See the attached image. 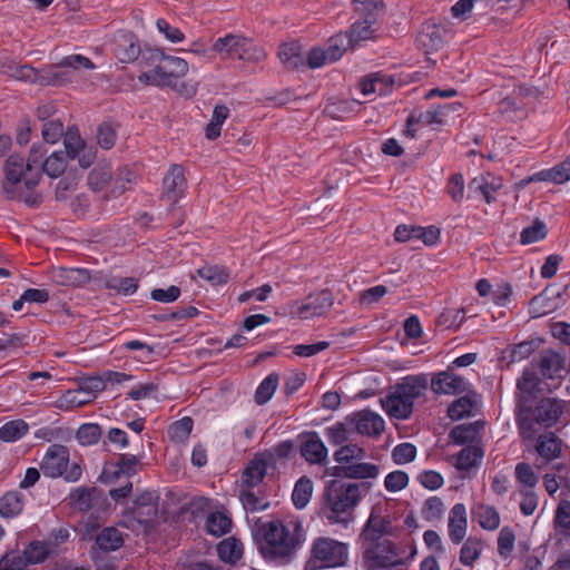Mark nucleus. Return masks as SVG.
<instances>
[{
	"mask_svg": "<svg viewBox=\"0 0 570 570\" xmlns=\"http://www.w3.org/2000/svg\"><path fill=\"white\" fill-rule=\"evenodd\" d=\"M430 130L441 132L442 128L449 124L451 111L458 110L460 104L440 105L430 102Z\"/></svg>",
	"mask_w": 570,
	"mask_h": 570,
	"instance_id": "nucleus-27",
	"label": "nucleus"
},
{
	"mask_svg": "<svg viewBox=\"0 0 570 570\" xmlns=\"http://www.w3.org/2000/svg\"><path fill=\"white\" fill-rule=\"evenodd\" d=\"M63 125L59 119H50L45 121L42 125V138L49 144L57 142L61 137H63Z\"/></svg>",
	"mask_w": 570,
	"mask_h": 570,
	"instance_id": "nucleus-58",
	"label": "nucleus"
},
{
	"mask_svg": "<svg viewBox=\"0 0 570 570\" xmlns=\"http://www.w3.org/2000/svg\"><path fill=\"white\" fill-rule=\"evenodd\" d=\"M535 450L542 459L549 462L561 454V441L552 432L542 434L539 436Z\"/></svg>",
	"mask_w": 570,
	"mask_h": 570,
	"instance_id": "nucleus-30",
	"label": "nucleus"
},
{
	"mask_svg": "<svg viewBox=\"0 0 570 570\" xmlns=\"http://www.w3.org/2000/svg\"><path fill=\"white\" fill-rule=\"evenodd\" d=\"M363 558L370 570L397 566L403 560L400 550L390 539L363 543Z\"/></svg>",
	"mask_w": 570,
	"mask_h": 570,
	"instance_id": "nucleus-8",
	"label": "nucleus"
},
{
	"mask_svg": "<svg viewBox=\"0 0 570 570\" xmlns=\"http://www.w3.org/2000/svg\"><path fill=\"white\" fill-rule=\"evenodd\" d=\"M501 188L502 180L500 178L493 177L491 174H488L487 176L480 175L474 177L468 186L470 193L479 191L483 196L485 203L489 205L495 202L494 194Z\"/></svg>",
	"mask_w": 570,
	"mask_h": 570,
	"instance_id": "nucleus-16",
	"label": "nucleus"
},
{
	"mask_svg": "<svg viewBox=\"0 0 570 570\" xmlns=\"http://www.w3.org/2000/svg\"><path fill=\"white\" fill-rule=\"evenodd\" d=\"M354 10L363 19L373 18L377 21V16L385 8L383 0H353Z\"/></svg>",
	"mask_w": 570,
	"mask_h": 570,
	"instance_id": "nucleus-44",
	"label": "nucleus"
},
{
	"mask_svg": "<svg viewBox=\"0 0 570 570\" xmlns=\"http://www.w3.org/2000/svg\"><path fill=\"white\" fill-rule=\"evenodd\" d=\"M28 432V424L22 420L10 421L0 428V439L4 442H13Z\"/></svg>",
	"mask_w": 570,
	"mask_h": 570,
	"instance_id": "nucleus-48",
	"label": "nucleus"
},
{
	"mask_svg": "<svg viewBox=\"0 0 570 570\" xmlns=\"http://www.w3.org/2000/svg\"><path fill=\"white\" fill-rule=\"evenodd\" d=\"M561 414L560 405L550 399L543 400L535 409L537 423L544 426L554 424Z\"/></svg>",
	"mask_w": 570,
	"mask_h": 570,
	"instance_id": "nucleus-35",
	"label": "nucleus"
},
{
	"mask_svg": "<svg viewBox=\"0 0 570 570\" xmlns=\"http://www.w3.org/2000/svg\"><path fill=\"white\" fill-rule=\"evenodd\" d=\"M466 515L465 508L463 504H455L451 511L449 520V532L450 538L454 543H459L463 540L466 534Z\"/></svg>",
	"mask_w": 570,
	"mask_h": 570,
	"instance_id": "nucleus-24",
	"label": "nucleus"
},
{
	"mask_svg": "<svg viewBox=\"0 0 570 570\" xmlns=\"http://www.w3.org/2000/svg\"><path fill=\"white\" fill-rule=\"evenodd\" d=\"M4 180L2 191L8 199H20L23 177V185L27 189H32L39 183V174L31 175L27 171L24 160L19 155H11L4 164Z\"/></svg>",
	"mask_w": 570,
	"mask_h": 570,
	"instance_id": "nucleus-7",
	"label": "nucleus"
},
{
	"mask_svg": "<svg viewBox=\"0 0 570 570\" xmlns=\"http://www.w3.org/2000/svg\"><path fill=\"white\" fill-rule=\"evenodd\" d=\"M115 52L120 62L129 63L139 58L141 49L132 37L125 36L117 42Z\"/></svg>",
	"mask_w": 570,
	"mask_h": 570,
	"instance_id": "nucleus-36",
	"label": "nucleus"
},
{
	"mask_svg": "<svg viewBox=\"0 0 570 570\" xmlns=\"http://www.w3.org/2000/svg\"><path fill=\"white\" fill-rule=\"evenodd\" d=\"M255 539L265 559L287 560L301 543L302 528L299 524H284L279 520H273L257 528Z\"/></svg>",
	"mask_w": 570,
	"mask_h": 570,
	"instance_id": "nucleus-1",
	"label": "nucleus"
},
{
	"mask_svg": "<svg viewBox=\"0 0 570 570\" xmlns=\"http://www.w3.org/2000/svg\"><path fill=\"white\" fill-rule=\"evenodd\" d=\"M379 472L380 468L376 464L355 461L347 465L335 466L333 475L348 479H374Z\"/></svg>",
	"mask_w": 570,
	"mask_h": 570,
	"instance_id": "nucleus-15",
	"label": "nucleus"
},
{
	"mask_svg": "<svg viewBox=\"0 0 570 570\" xmlns=\"http://www.w3.org/2000/svg\"><path fill=\"white\" fill-rule=\"evenodd\" d=\"M376 21L373 18L363 19L362 21H357L353 23L347 31L348 45L354 47L358 45L361 41H365L372 39L374 37L375 30L373 29V24Z\"/></svg>",
	"mask_w": 570,
	"mask_h": 570,
	"instance_id": "nucleus-29",
	"label": "nucleus"
},
{
	"mask_svg": "<svg viewBox=\"0 0 570 570\" xmlns=\"http://www.w3.org/2000/svg\"><path fill=\"white\" fill-rule=\"evenodd\" d=\"M355 429L360 434L377 436L384 431V420L370 410L360 411L352 416Z\"/></svg>",
	"mask_w": 570,
	"mask_h": 570,
	"instance_id": "nucleus-12",
	"label": "nucleus"
},
{
	"mask_svg": "<svg viewBox=\"0 0 570 570\" xmlns=\"http://www.w3.org/2000/svg\"><path fill=\"white\" fill-rule=\"evenodd\" d=\"M2 73L10 79L38 86L39 69L31 65L3 63Z\"/></svg>",
	"mask_w": 570,
	"mask_h": 570,
	"instance_id": "nucleus-21",
	"label": "nucleus"
},
{
	"mask_svg": "<svg viewBox=\"0 0 570 570\" xmlns=\"http://www.w3.org/2000/svg\"><path fill=\"white\" fill-rule=\"evenodd\" d=\"M381 404L385 412L395 419H406L412 413V403L405 400L397 390L394 389L385 399H381Z\"/></svg>",
	"mask_w": 570,
	"mask_h": 570,
	"instance_id": "nucleus-18",
	"label": "nucleus"
},
{
	"mask_svg": "<svg viewBox=\"0 0 570 570\" xmlns=\"http://www.w3.org/2000/svg\"><path fill=\"white\" fill-rule=\"evenodd\" d=\"M187 61L179 57L164 55L158 69L145 70L138 80L146 85L170 87L179 95L190 98L196 91V83L184 81L181 78L188 72Z\"/></svg>",
	"mask_w": 570,
	"mask_h": 570,
	"instance_id": "nucleus-3",
	"label": "nucleus"
},
{
	"mask_svg": "<svg viewBox=\"0 0 570 570\" xmlns=\"http://www.w3.org/2000/svg\"><path fill=\"white\" fill-rule=\"evenodd\" d=\"M278 58L282 65L288 70H297L305 67L306 56L297 42L283 43L278 50Z\"/></svg>",
	"mask_w": 570,
	"mask_h": 570,
	"instance_id": "nucleus-20",
	"label": "nucleus"
},
{
	"mask_svg": "<svg viewBox=\"0 0 570 570\" xmlns=\"http://www.w3.org/2000/svg\"><path fill=\"white\" fill-rule=\"evenodd\" d=\"M367 483H352L332 480L324 491L323 513L331 523H348Z\"/></svg>",
	"mask_w": 570,
	"mask_h": 570,
	"instance_id": "nucleus-2",
	"label": "nucleus"
},
{
	"mask_svg": "<svg viewBox=\"0 0 570 570\" xmlns=\"http://www.w3.org/2000/svg\"><path fill=\"white\" fill-rule=\"evenodd\" d=\"M24 501L22 494L17 491L7 492L0 498V514L4 518H12L21 513Z\"/></svg>",
	"mask_w": 570,
	"mask_h": 570,
	"instance_id": "nucleus-37",
	"label": "nucleus"
},
{
	"mask_svg": "<svg viewBox=\"0 0 570 570\" xmlns=\"http://www.w3.org/2000/svg\"><path fill=\"white\" fill-rule=\"evenodd\" d=\"M49 554V548L42 542H32L23 552V557L27 563H39L42 562Z\"/></svg>",
	"mask_w": 570,
	"mask_h": 570,
	"instance_id": "nucleus-64",
	"label": "nucleus"
},
{
	"mask_svg": "<svg viewBox=\"0 0 570 570\" xmlns=\"http://www.w3.org/2000/svg\"><path fill=\"white\" fill-rule=\"evenodd\" d=\"M534 179L563 184L570 180V156L557 166L535 174Z\"/></svg>",
	"mask_w": 570,
	"mask_h": 570,
	"instance_id": "nucleus-33",
	"label": "nucleus"
},
{
	"mask_svg": "<svg viewBox=\"0 0 570 570\" xmlns=\"http://www.w3.org/2000/svg\"><path fill=\"white\" fill-rule=\"evenodd\" d=\"M217 552L220 560L225 562H235L242 558L243 547L238 540L228 538L218 544Z\"/></svg>",
	"mask_w": 570,
	"mask_h": 570,
	"instance_id": "nucleus-40",
	"label": "nucleus"
},
{
	"mask_svg": "<svg viewBox=\"0 0 570 570\" xmlns=\"http://www.w3.org/2000/svg\"><path fill=\"white\" fill-rule=\"evenodd\" d=\"M53 67L69 68L73 71L94 70L96 68L95 63L88 57L78 53L63 57Z\"/></svg>",
	"mask_w": 570,
	"mask_h": 570,
	"instance_id": "nucleus-46",
	"label": "nucleus"
},
{
	"mask_svg": "<svg viewBox=\"0 0 570 570\" xmlns=\"http://www.w3.org/2000/svg\"><path fill=\"white\" fill-rule=\"evenodd\" d=\"M200 278L212 283L213 285H222L227 283L229 274L225 267L204 266L197 269Z\"/></svg>",
	"mask_w": 570,
	"mask_h": 570,
	"instance_id": "nucleus-51",
	"label": "nucleus"
},
{
	"mask_svg": "<svg viewBox=\"0 0 570 570\" xmlns=\"http://www.w3.org/2000/svg\"><path fill=\"white\" fill-rule=\"evenodd\" d=\"M364 456L365 451L355 444L343 445L334 453L335 461L342 465H347L355 461H362Z\"/></svg>",
	"mask_w": 570,
	"mask_h": 570,
	"instance_id": "nucleus-47",
	"label": "nucleus"
},
{
	"mask_svg": "<svg viewBox=\"0 0 570 570\" xmlns=\"http://www.w3.org/2000/svg\"><path fill=\"white\" fill-rule=\"evenodd\" d=\"M335 302L334 294L328 288L309 293L305 298L295 301L289 306V317L299 321H309L326 316Z\"/></svg>",
	"mask_w": 570,
	"mask_h": 570,
	"instance_id": "nucleus-6",
	"label": "nucleus"
},
{
	"mask_svg": "<svg viewBox=\"0 0 570 570\" xmlns=\"http://www.w3.org/2000/svg\"><path fill=\"white\" fill-rule=\"evenodd\" d=\"M69 449L62 444H52L47 449L40 469L46 476L63 478L68 482H76L80 479L82 470L79 463L69 464Z\"/></svg>",
	"mask_w": 570,
	"mask_h": 570,
	"instance_id": "nucleus-5",
	"label": "nucleus"
},
{
	"mask_svg": "<svg viewBox=\"0 0 570 570\" xmlns=\"http://www.w3.org/2000/svg\"><path fill=\"white\" fill-rule=\"evenodd\" d=\"M112 178L111 165L99 163L88 173L87 183L92 191L99 193L112 181Z\"/></svg>",
	"mask_w": 570,
	"mask_h": 570,
	"instance_id": "nucleus-23",
	"label": "nucleus"
},
{
	"mask_svg": "<svg viewBox=\"0 0 570 570\" xmlns=\"http://www.w3.org/2000/svg\"><path fill=\"white\" fill-rule=\"evenodd\" d=\"M239 499L246 510L259 511L268 507V502L259 489L242 488Z\"/></svg>",
	"mask_w": 570,
	"mask_h": 570,
	"instance_id": "nucleus-38",
	"label": "nucleus"
},
{
	"mask_svg": "<svg viewBox=\"0 0 570 570\" xmlns=\"http://www.w3.org/2000/svg\"><path fill=\"white\" fill-rule=\"evenodd\" d=\"M63 145L68 156L75 158L85 148L86 142L80 137L78 128L69 127L63 134Z\"/></svg>",
	"mask_w": 570,
	"mask_h": 570,
	"instance_id": "nucleus-50",
	"label": "nucleus"
},
{
	"mask_svg": "<svg viewBox=\"0 0 570 570\" xmlns=\"http://www.w3.org/2000/svg\"><path fill=\"white\" fill-rule=\"evenodd\" d=\"M43 173L51 178L61 176L67 169V158L62 151L52 153L42 164Z\"/></svg>",
	"mask_w": 570,
	"mask_h": 570,
	"instance_id": "nucleus-42",
	"label": "nucleus"
},
{
	"mask_svg": "<svg viewBox=\"0 0 570 570\" xmlns=\"http://www.w3.org/2000/svg\"><path fill=\"white\" fill-rule=\"evenodd\" d=\"M547 236V227L540 222L535 220L533 224L524 228L521 233V244L529 245L543 239Z\"/></svg>",
	"mask_w": 570,
	"mask_h": 570,
	"instance_id": "nucleus-61",
	"label": "nucleus"
},
{
	"mask_svg": "<svg viewBox=\"0 0 570 570\" xmlns=\"http://www.w3.org/2000/svg\"><path fill=\"white\" fill-rule=\"evenodd\" d=\"M186 188V178L181 165L174 164L164 177V197L176 204Z\"/></svg>",
	"mask_w": 570,
	"mask_h": 570,
	"instance_id": "nucleus-11",
	"label": "nucleus"
},
{
	"mask_svg": "<svg viewBox=\"0 0 570 570\" xmlns=\"http://www.w3.org/2000/svg\"><path fill=\"white\" fill-rule=\"evenodd\" d=\"M473 405L469 396L460 397L450 404L448 414L452 420H461L471 413Z\"/></svg>",
	"mask_w": 570,
	"mask_h": 570,
	"instance_id": "nucleus-60",
	"label": "nucleus"
},
{
	"mask_svg": "<svg viewBox=\"0 0 570 570\" xmlns=\"http://www.w3.org/2000/svg\"><path fill=\"white\" fill-rule=\"evenodd\" d=\"M53 279L65 286H82L90 281V274L81 268H61L55 273Z\"/></svg>",
	"mask_w": 570,
	"mask_h": 570,
	"instance_id": "nucleus-28",
	"label": "nucleus"
},
{
	"mask_svg": "<svg viewBox=\"0 0 570 570\" xmlns=\"http://www.w3.org/2000/svg\"><path fill=\"white\" fill-rule=\"evenodd\" d=\"M312 552L313 557L322 561L326 567L343 564L347 556V549L344 543L327 538L317 539L314 542Z\"/></svg>",
	"mask_w": 570,
	"mask_h": 570,
	"instance_id": "nucleus-9",
	"label": "nucleus"
},
{
	"mask_svg": "<svg viewBox=\"0 0 570 570\" xmlns=\"http://www.w3.org/2000/svg\"><path fill=\"white\" fill-rule=\"evenodd\" d=\"M229 108L225 105H216L212 119L205 127V137L208 140H216L222 134V127L229 117Z\"/></svg>",
	"mask_w": 570,
	"mask_h": 570,
	"instance_id": "nucleus-32",
	"label": "nucleus"
},
{
	"mask_svg": "<svg viewBox=\"0 0 570 570\" xmlns=\"http://www.w3.org/2000/svg\"><path fill=\"white\" fill-rule=\"evenodd\" d=\"M212 50L219 56L220 60L237 59L258 62L266 57L264 50L258 48L250 38L238 33H228L218 38L213 43Z\"/></svg>",
	"mask_w": 570,
	"mask_h": 570,
	"instance_id": "nucleus-4",
	"label": "nucleus"
},
{
	"mask_svg": "<svg viewBox=\"0 0 570 570\" xmlns=\"http://www.w3.org/2000/svg\"><path fill=\"white\" fill-rule=\"evenodd\" d=\"M394 239L399 243L419 240L428 245V232L423 226L402 224L395 228Z\"/></svg>",
	"mask_w": 570,
	"mask_h": 570,
	"instance_id": "nucleus-34",
	"label": "nucleus"
},
{
	"mask_svg": "<svg viewBox=\"0 0 570 570\" xmlns=\"http://www.w3.org/2000/svg\"><path fill=\"white\" fill-rule=\"evenodd\" d=\"M391 521L373 511L362 531L361 538L363 543L389 539L387 535L391 533Z\"/></svg>",
	"mask_w": 570,
	"mask_h": 570,
	"instance_id": "nucleus-13",
	"label": "nucleus"
},
{
	"mask_svg": "<svg viewBox=\"0 0 570 570\" xmlns=\"http://www.w3.org/2000/svg\"><path fill=\"white\" fill-rule=\"evenodd\" d=\"M482 456L483 451L480 446H466L458 454L455 466L459 470H470L478 464Z\"/></svg>",
	"mask_w": 570,
	"mask_h": 570,
	"instance_id": "nucleus-43",
	"label": "nucleus"
},
{
	"mask_svg": "<svg viewBox=\"0 0 570 570\" xmlns=\"http://www.w3.org/2000/svg\"><path fill=\"white\" fill-rule=\"evenodd\" d=\"M106 286L120 294L130 295L138 288V281L134 277L111 278L106 282Z\"/></svg>",
	"mask_w": 570,
	"mask_h": 570,
	"instance_id": "nucleus-63",
	"label": "nucleus"
},
{
	"mask_svg": "<svg viewBox=\"0 0 570 570\" xmlns=\"http://www.w3.org/2000/svg\"><path fill=\"white\" fill-rule=\"evenodd\" d=\"M164 55L165 53L159 49L147 48L141 50L137 61L138 65L146 70L158 69V65H160Z\"/></svg>",
	"mask_w": 570,
	"mask_h": 570,
	"instance_id": "nucleus-62",
	"label": "nucleus"
},
{
	"mask_svg": "<svg viewBox=\"0 0 570 570\" xmlns=\"http://www.w3.org/2000/svg\"><path fill=\"white\" fill-rule=\"evenodd\" d=\"M394 82L395 79L393 76L374 72L363 77L358 82V87L363 96H368L375 92L383 96L390 92Z\"/></svg>",
	"mask_w": 570,
	"mask_h": 570,
	"instance_id": "nucleus-14",
	"label": "nucleus"
},
{
	"mask_svg": "<svg viewBox=\"0 0 570 570\" xmlns=\"http://www.w3.org/2000/svg\"><path fill=\"white\" fill-rule=\"evenodd\" d=\"M193 430V420L185 416L170 425L169 434L171 440L176 442H185Z\"/></svg>",
	"mask_w": 570,
	"mask_h": 570,
	"instance_id": "nucleus-57",
	"label": "nucleus"
},
{
	"mask_svg": "<svg viewBox=\"0 0 570 570\" xmlns=\"http://www.w3.org/2000/svg\"><path fill=\"white\" fill-rule=\"evenodd\" d=\"M431 386L435 393L455 394L465 391L463 379L450 372H441L435 375Z\"/></svg>",
	"mask_w": 570,
	"mask_h": 570,
	"instance_id": "nucleus-19",
	"label": "nucleus"
},
{
	"mask_svg": "<svg viewBox=\"0 0 570 570\" xmlns=\"http://www.w3.org/2000/svg\"><path fill=\"white\" fill-rule=\"evenodd\" d=\"M483 543L478 538H469L460 552V561L465 566H471L475 560L479 559Z\"/></svg>",
	"mask_w": 570,
	"mask_h": 570,
	"instance_id": "nucleus-49",
	"label": "nucleus"
},
{
	"mask_svg": "<svg viewBox=\"0 0 570 570\" xmlns=\"http://www.w3.org/2000/svg\"><path fill=\"white\" fill-rule=\"evenodd\" d=\"M301 454L306 461L313 464L322 463L327 458V449L324 443L316 436L311 434L301 445Z\"/></svg>",
	"mask_w": 570,
	"mask_h": 570,
	"instance_id": "nucleus-25",
	"label": "nucleus"
},
{
	"mask_svg": "<svg viewBox=\"0 0 570 570\" xmlns=\"http://www.w3.org/2000/svg\"><path fill=\"white\" fill-rule=\"evenodd\" d=\"M278 385V375L269 374L258 386L255 393V401L258 404H265L271 400Z\"/></svg>",
	"mask_w": 570,
	"mask_h": 570,
	"instance_id": "nucleus-53",
	"label": "nucleus"
},
{
	"mask_svg": "<svg viewBox=\"0 0 570 570\" xmlns=\"http://www.w3.org/2000/svg\"><path fill=\"white\" fill-rule=\"evenodd\" d=\"M484 428V422L479 420L472 423L456 425L450 432L451 440L456 444L476 442Z\"/></svg>",
	"mask_w": 570,
	"mask_h": 570,
	"instance_id": "nucleus-22",
	"label": "nucleus"
},
{
	"mask_svg": "<svg viewBox=\"0 0 570 570\" xmlns=\"http://www.w3.org/2000/svg\"><path fill=\"white\" fill-rule=\"evenodd\" d=\"M101 435V429L96 423H88L81 425L76 434L77 440L82 445L95 444Z\"/></svg>",
	"mask_w": 570,
	"mask_h": 570,
	"instance_id": "nucleus-59",
	"label": "nucleus"
},
{
	"mask_svg": "<svg viewBox=\"0 0 570 570\" xmlns=\"http://www.w3.org/2000/svg\"><path fill=\"white\" fill-rule=\"evenodd\" d=\"M267 465L263 459L255 458L245 468L242 488H257L266 475Z\"/></svg>",
	"mask_w": 570,
	"mask_h": 570,
	"instance_id": "nucleus-26",
	"label": "nucleus"
},
{
	"mask_svg": "<svg viewBox=\"0 0 570 570\" xmlns=\"http://www.w3.org/2000/svg\"><path fill=\"white\" fill-rule=\"evenodd\" d=\"M96 543L101 550L114 551L122 546L124 539L117 529L106 528L97 535Z\"/></svg>",
	"mask_w": 570,
	"mask_h": 570,
	"instance_id": "nucleus-39",
	"label": "nucleus"
},
{
	"mask_svg": "<svg viewBox=\"0 0 570 570\" xmlns=\"http://www.w3.org/2000/svg\"><path fill=\"white\" fill-rule=\"evenodd\" d=\"M395 389L397 393H401L405 400L413 404V400L424 393L426 381L424 376H407Z\"/></svg>",
	"mask_w": 570,
	"mask_h": 570,
	"instance_id": "nucleus-31",
	"label": "nucleus"
},
{
	"mask_svg": "<svg viewBox=\"0 0 570 570\" xmlns=\"http://www.w3.org/2000/svg\"><path fill=\"white\" fill-rule=\"evenodd\" d=\"M137 523L148 528L153 525L158 514L157 498L153 493H144L137 498L130 511Z\"/></svg>",
	"mask_w": 570,
	"mask_h": 570,
	"instance_id": "nucleus-10",
	"label": "nucleus"
},
{
	"mask_svg": "<svg viewBox=\"0 0 570 570\" xmlns=\"http://www.w3.org/2000/svg\"><path fill=\"white\" fill-rule=\"evenodd\" d=\"M68 82L67 72L52 71V68L39 69L38 86H62Z\"/></svg>",
	"mask_w": 570,
	"mask_h": 570,
	"instance_id": "nucleus-55",
	"label": "nucleus"
},
{
	"mask_svg": "<svg viewBox=\"0 0 570 570\" xmlns=\"http://www.w3.org/2000/svg\"><path fill=\"white\" fill-rule=\"evenodd\" d=\"M230 524V519L220 512L210 513L206 520L207 531L215 537H222L227 533Z\"/></svg>",
	"mask_w": 570,
	"mask_h": 570,
	"instance_id": "nucleus-45",
	"label": "nucleus"
},
{
	"mask_svg": "<svg viewBox=\"0 0 570 570\" xmlns=\"http://www.w3.org/2000/svg\"><path fill=\"white\" fill-rule=\"evenodd\" d=\"M476 514L479 524L485 530H495L500 524L499 513L492 507L480 504Z\"/></svg>",
	"mask_w": 570,
	"mask_h": 570,
	"instance_id": "nucleus-52",
	"label": "nucleus"
},
{
	"mask_svg": "<svg viewBox=\"0 0 570 570\" xmlns=\"http://www.w3.org/2000/svg\"><path fill=\"white\" fill-rule=\"evenodd\" d=\"M92 399L85 395V393L78 387L77 390L67 391L59 400V406L71 409L79 407L90 403Z\"/></svg>",
	"mask_w": 570,
	"mask_h": 570,
	"instance_id": "nucleus-56",
	"label": "nucleus"
},
{
	"mask_svg": "<svg viewBox=\"0 0 570 570\" xmlns=\"http://www.w3.org/2000/svg\"><path fill=\"white\" fill-rule=\"evenodd\" d=\"M464 320L463 308L444 309L436 318V325L444 328L459 327Z\"/></svg>",
	"mask_w": 570,
	"mask_h": 570,
	"instance_id": "nucleus-54",
	"label": "nucleus"
},
{
	"mask_svg": "<svg viewBox=\"0 0 570 570\" xmlns=\"http://www.w3.org/2000/svg\"><path fill=\"white\" fill-rule=\"evenodd\" d=\"M101 499V491L97 488L80 487L69 494L70 505L81 512L91 510Z\"/></svg>",
	"mask_w": 570,
	"mask_h": 570,
	"instance_id": "nucleus-17",
	"label": "nucleus"
},
{
	"mask_svg": "<svg viewBox=\"0 0 570 570\" xmlns=\"http://www.w3.org/2000/svg\"><path fill=\"white\" fill-rule=\"evenodd\" d=\"M313 493V484L306 476L301 478L293 490L292 500L297 509H303L307 505Z\"/></svg>",
	"mask_w": 570,
	"mask_h": 570,
	"instance_id": "nucleus-41",
	"label": "nucleus"
}]
</instances>
